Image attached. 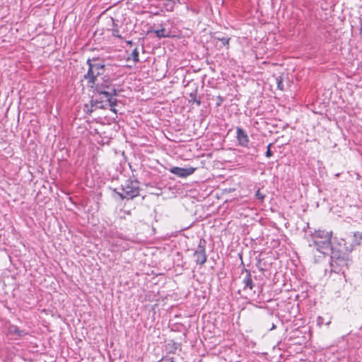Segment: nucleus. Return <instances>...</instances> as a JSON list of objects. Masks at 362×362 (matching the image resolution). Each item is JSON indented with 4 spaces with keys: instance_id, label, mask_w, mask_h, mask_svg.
Masks as SVG:
<instances>
[{
    "instance_id": "1",
    "label": "nucleus",
    "mask_w": 362,
    "mask_h": 362,
    "mask_svg": "<svg viewBox=\"0 0 362 362\" xmlns=\"http://www.w3.org/2000/svg\"><path fill=\"white\" fill-rule=\"evenodd\" d=\"M88 70L84 76L88 85L92 88L95 92L102 95L110 106V110L117 113L115 108L116 105L117 95L116 89L112 87V82L109 77L105 75V65L96 60H88Z\"/></svg>"
},
{
    "instance_id": "2",
    "label": "nucleus",
    "mask_w": 362,
    "mask_h": 362,
    "mask_svg": "<svg viewBox=\"0 0 362 362\" xmlns=\"http://www.w3.org/2000/svg\"><path fill=\"white\" fill-rule=\"evenodd\" d=\"M140 188L136 181L127 180L122 186V192H117L122 199H132L139 195Z\"/></svg>"
},
{
    "instance_id": "3",
    "label": "nucleus",
    "mask_w": 362,
    "mask_h": 362,
    "mask_svg": "<svg viewBox=\"0 0 362 362\" xmlns=\"http://www.w3.org/2000/svg\"><path fill=\"white\" fill-rule=\"evenodd\" d=\"M196 168L189 167L187 168H183L180 167H173L170 169V172L173 174L177 175L180 177H187L194 173Z\"/></svg>"
},
{
    "instance_id": "4",
    "label": "nucleus",
    "mask_w": 362,
    "mask_h": 362,
    "mask_svg": "<svg viewBox=\"0 0 362 362\" xmlns=\"http://www.w3.org/2000/svg\"><path fill=\"white\" fill-rule=\"evenodd\" d=\"M237 140L239 145L246 147L249 144V138L246 132L240 127H237Z\"/></svg>"
},
{
    "instance_id": "5",
    "label": "nucleus",
    "mask_w": 362,
    "mask_h": 362,
    "mask_svg": "<svg viewBox=\"0 0 362 362\" xmlns=\"http://www.w3.org/2000/svg\"><path fill=\"white\" fill-rule=\"evenodd\" d=\"M194 257L197 264L203 265L206 262V255L204 248L200 247L199 250H196L194 253Z\"/></svg>"
},
{
    "instance_id": "6",
    "label": "nucleus",
    "mask_w": 362,
    "mask_h": 362,
    "mask_svg": "<svg viewBox=\"0 0 362 362\" xmlns=\"http://www.w3.org/2000/svg\"><path fill=\"white\" fill-rule=\"evenodd\" d=\"M8 333L10 335L16 336L15 339H20L27 334L24 330L20 329L16 325H10L8 328Z\"/></svg>"
},
{
    "instance_id": "7",
    "label": "nucleus",
    "mask_w": 362,
    "mask_h": 362,
    "mask_svg": "<svg viewBox=\"0 0 362 362\" xmlns=\"http://www.w3.org/2000/svg\"><path fill=\"white\" fill-rule=\"evenodd\" d=\"M352 243L355 246H358L362 244V232L356 231L354 233Z\"/></svg>"
},
{
    "instance_id": "8",
    "label": "nucleus",
    "mask_w": 362,
    "mask_h": 362,
    "mask_svg": "<svg viewBox=\"0 0 362 362\" xmlns=\"http://www.w3.org/2000/svg\"><path fill=\"white\" fill-rule=\"evenodd\" d=\"M243 284L245 286V288H248L250 290L253 288V283L251 277V274L250 272H247L246 276L245 277L243 280Z\"/></svg>"
},
{
    "instance_id": "9",
    "label": "nucleus",
    "mask_w": 362,
    "mask_h": 362,
    "mask_svg": "<svg viewBox=\"0 0 362 362\" xmlns=\"http://www.w3.org/2000/svg\"><path fill=\"white\" fill-rule=\"evenodd\" d=\"M155 33L156 34V36L159 38L161 37H167L170 36V34L168 32L166 31L165 28H162L160 30H155Z\"/></svg>"
},
{
    "instance_id": "10",
    "label": "nucleus",
    "mask_w": 362,
    "mask_h": 362,
    "mask_svg": "<svg viewBox=\"0 0 362 362\" xmlns=\"http://www.w3.org/2000/svg\"><path fill=\"white\" fill-rule=\"evenodd\" d=\"M196 95H197L196 91L194 93H191L189 94V97H190L189 103H195L198 106H199L201 105V101L196 98Z\"/></svg>"
},
{
    "instance_id": "11",
    "label": "nucleus",
    "mask_w": 362,
    "mask_h": 362,
    "mask_svg": "<svg viewBox=\"0 0 362 362\" xmlns=\"http://www.w3.org/2000/svg\"><path fill=\"white\" fill-rule=\"evenodd\" d=\"M176 4L177 3L168 1V2L164 4L163 6L165 8V9L167 11H173L174 8H175V6L176 5Z\"/></svg>"
},
{
    "instance_id": "12",
    "label": "nucleus",
    "mask_w": 362,
    "mask_h": 362,
    "mask_svg": "<svg viewBox=\"0 0 362 362\" xmlns=\"http://www.w3.org/2000/svg\"><path fill=\"white\" fill-rule=\"evenodd\" d=\"M216 39L221 41L223 45L226 46L228 48L229 42L230 40V37H216Z\"/></svg>"
},
{
    "instance_id": "13",
    "label": "nucleus",
    "mask_w": 362,
    "mask_h": 362,
    "mask_svg": "<svg viewBox=\"0 0 362 362\" xmlns=\"http://www.w3.org/2000/svg\"><path fill=\"white\" fill-rule=\"evenodd\" d=\"M131 57L132 58L133 61L134 62H139V52L138 51L136 50V49H135L133 52L131 54ZM128 59H130V57H128Z\"/></svg>"
},
{
    "instance_id": "14",
    "label": "nucleus",
    "mask_w": 362,
    "mask_h": 362,
    "mask_svg": "<svg viewBox=\"0 0 362 362\" xmlns=\"http://www.w3.org/2000/svg\"><path fill=\"white\" fill-rule=\"evenodd\" d=\"M276 81H277V88L280 90H284V85H283V82H282V78L281 77H279L276 78Z\"/></svg>"
},
{
    "instance_id": "15",
    "label": "nucleus",
    "mask_w": 362,
    "mask_h": 362,
    "mask_svg": "<svg viewBox=\"0 0 362 362\" xmlns=\"http://www.w3.org/2000/svg\"><path fill=\"white\" fill-rule=\"evenodd\" d=\"M272 146V144H269L268 146H267V151L265 153V155L267 158H270L273 156V153L271 151V146Z\"/></svg>"
},
{
    "instance_id": "16",
    "label": "nucleus",
    "mask_w": 362,
    "mask_h": 362,
    "mask_svg": "<svg viewBox=\"0 0 362 362\" xmlns=\"http://www.w3.org/2000/svg\"><path fill=\"white\" fill-rule=\"evenodd\" d=\"M255 196L257 199H260L261 201H263L264 199V195L262 194L259 190L257 191Z\"/></svg>"
},
{
    "instance_id": "17",
    "label": "nucleus",
    "mask_w": 362,
    "mask_h": 362,
    "mask_svg": "<svg viewBox=\"0 0 362 362\" xmlns=\"http://www.w3.org/2000/svg\"><path fill=\"white\" fill-rule=\"evenodd\" d=\"M112 34H113L114 36H116V37H120L119 35V30H117V29L113 30Z\"/></svg>"
},
{
    "instance_id": "18",
    "label": "nucleus",
    "mask_w": 362,
    "mask_h": 362,
    "mask_svg": "<svg viewBox=\"0 0 362 362\" xmlns=\"http://www.w3.org/2000/svg\"><path fill=\"white\" fill-rule=\"evenodd\" d=\"M331 237H332V235L331 233H327L326 235H325V238L327 239V240H330L331 239Z\"/></svg>"
},
{
    "instance_id": "19",
    "label": "nucleus",
    "mask_w": 362,
    "mask_h": 362,
    "mask_svg": "<svg viewBox=\"0 0 362 362\" xmlns=\"http://www.w3.org/2000/svg\"><path fill=\"white\" fill-rule=\"evenodd\" d=\"M170 362H173V361L171 360Z\"/></svg>"
}]
</instances>
